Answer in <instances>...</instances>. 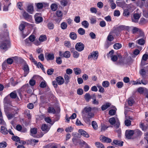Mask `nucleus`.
Listing matches in <instances>:
<instances>
[{
    "mask_svg": "<svg viewBox=\"0 0 148 148\" xmlns=\"http://www.w3.org/2000/svg\"><path fill=\"white\" fill-rule=\"evenodd\" d=\"M46 86V83L45 81L41 82L40 85V87L42 88H45Z\"/></svg>",
    "mask_w": 148,
    "mask_h": 148,
    "instance_id": "obj_64",
    "label": "nucleus"
},
{
    "mask_svg": "<svg viewBox=\"0 0 148 148\" xmlns=\"http://www.w3.org/2000/svg\"><path fill=\"white\" fill-rule=\"evenodd\" d=\"M29 58L31 61L33 62L34 64H37V62L33 57L32 54H30L29 55Z\"/></svg>",
    "mask_w": 148,
    "mask_h": 148,
    "instance_id": "obj_50",
    "label": "nucleus"
},
{
    "mask_svg": "<svg viewBox=\"0 0 148 148\" xmlns=\"http://www.w3.org/2000/svg\"><path fill=\"white\" fill-rule=\"evenodd\" d=\"M114 39V38L112 35V33L111 32H110L107 37V40L109 41H112Z\"/></svg>",
    "mask_w": 148,
    "mask_h": 148,
    "instance_id": "obj_19",
    "label": "nucleus"
},
{
    "mask_svg": "<svg viewBox=\"0 0 148 148\" xmlns=\"http://www.w3.org/2000/svg\"><path fill=\"white\" fill-rule=\"evenodd\" d=\"M64 78L65 83L66 84H68V83L70 82V77L66 74H65L64 75Z\"/></svg>",
    "mask_w": 148,
    "mask_h": 148,
    "instance_id": "obj_20",
    "label": "nucleus"
},
{
    "mask_svg": "<svg viewBox=\"0 0 148 148\" xmlns=\"http://www.w3.org/2000/svg\"><path fill=\"white\" fill-rule=\"evenodd\" d=\"M10 97L12 98H16L17 95L15 91L11 92L10 94Z\"/></svg>",
    "mask_w": 148,
    "mask_h": 148,
    "instance_id": "obj_47",
    "label": "nucleus"
},
{
    "mask_svg": "<svg viewBox=\"0 0 148 148\" xmlns=\"http://www.w3.org/2000/svg\"><path fill=\"white\" fill-rule=\"evenodd\" d=\"M6 115L8 119H10L14 117V114L9 113Z\"/></svg>",
    "mask_w": 148,
    "mask_h": 148,
    "instance_id": "obj_61",
    "label": "nucleus"
},
{
    "mask_svg": "<svg viewBox=\"0 0 148 148\" xmlns=\"http://www.w3.org/2000/svg\"><path fill=\"white\" fill-rule=\"evenodd\" d=\"M134 134V131L132 130H128L125 131V136L127 139H131Z\"/></svg>",
    "mask_w": 148,
    "mask_h": 148,
    "instance_id": "obj_3",
    "label": "nucleus"
},
{
    "mask_svg": "<svg viewBox=\"0 0 148 148\" xmlns=\"http://www.w3.org/2000/svg\"><path fill=\"white\" fill-rule=\"evenodd\" d=\"M68 2L67 0H62L60 1V4L62 5L65 6L67 5Z\"/></svg>",
    "mask_w": 148,
    "mask_h": 148,
    "instance_id": "obj_45",
    "label": "nucleus"
},
{
    "mask_svg": "<svg viewBox=\"0 0 148 148\" xmlns=\"http://www.w3.org/2000/svg\"><path fill=\"white\" fill-rule=\"evenodd\" d=\"M78 33L81 35H84L85 32V30L82 28H79L78 30Z\"/></svg>",
    "mask_w": 148,
    "mask_h": 148,
    "instance_id": "obj_34",
    "label": "nucleus"
},
{
    "mask_svg": "<svg viewBox=\"0 0 148 148\" xmlns=\"http://www.w3.org/2000/svg\"><path fill=\"white\" fill-rule=\"evenodd\" d=\"M92 108L90 107H86L82 110V114H86L90 112Z\"/></svg>",
    "mask_w": 148,
    "mask_h": 148,
    "instance_id": "obj_12",
    "label": "nucleus"
},
{
    "mask_svg": "<svg viewBox=\"0 0 148 148\" xmlns=\"http://www.w3.org/2000/svg\"><path fill=\"white\" fill-rule=\"evenodd\" d=\"M134 133L135 132L136 134L138 136H141L142 134V132L138 129H137L134 130Z\"/></svg>",
    "mask_w": 148,
    "mask_h": 148,
    "instance_id": "obj_48",
    "label": "nucleus"
},
{
    "mask_svg": "<svg viewBox=\"0 0 148 148\" xmlns=\"http://www.w3.org/2000/svg\"><path fill=\"white\" fill-rule=\"evenodd\" d=\"M27 11L30 14H32L34 11L33 7L32 5H29L27 7Z\"/></svg>",
    "mask_w": 148,
    "mask_h": 148,
    "instance_id": "obj_25",
    "label": "nucleus"
},
{
    "mask_svg": "<svg viewBox=\"0 0 148 148\" xmlns=\"http://www.w3.org/2000/svg\"><path fill=\"white\" fill-rule=\"evenodd\" d=\"M56 80L58 84L59 85H62L64 82V80L63 78L61 76H59L56 78Z\"/></svg>",
    "mask_w": 148,
    "mask_h": 148,
    "instance_id": "obj_11",
    "label": "nucleus"
},
{
    "mask_svg": "<svg viewBox=\"0 0 148 148\" xmlns=\"http://www.w3.org/2000/svg\"><path fill=\"white\" fill-rule=\"evenodd\" d=\"M1 132L4 134H8V131L5 127L1 126Z\"/></svg>",
    "mask_w": 148,
    "mask_h": 148,
    "instance_id": "obj_17",
    "label": "nucleus"
},
{
    "mask_svg": "<svg viewBox=\"0 0 148 148\" xmlns=\"http://www.w3.org/2000/svg\"><path fill=\"white\" fill-rule=\"evenodd\" d=\"M74 73L75 75H78L80 74L81 73V69L79 68H75L73 69Z\"/></svg>",
    "mask_w": 148,
    "mask_h": 148,
    "instance_id": "obj_21",
    "label": "nucleus"
},
{
    "mask_svg": "<svg viewBox=\"0 0 148 148\" xmlns=\"http://www.w3.org/2000/svg\"><path fill=\"white\" fill-rule=\"evenodd\" d=\"M90 23L91 24H94L96 23V18L95 16H93L90 18Z\"/></svg>",
    "mask_w": 148,
    "mask_h": 148,
    "instance_id": "obj_30",
    "label": "nucleus"
},
{
    "mask_svg": "<svg viewBox=\"0 0 148 148\" xmlns=\"http://www.w3.org/2000/svg\"><path fill=\"white\" fill-rule=\"evenodd\" d=\"M70 38L73 40H75L77 38L76 34L74 32H71L69 34Z\"/></svg>",
    "mask_w": 148,
    "mask_h": 148,
    "instance_id": "obj_23",
    "label": "nucleus"
},
{
    "mask_svg": "<svg viewBox=\"0 0 148 148\" xmlns=\"http://www.w3.org/2000/svg\"><path fill=\"white\" fill-rule=\"evenodd\" d=\"M79 144L82 148H90L88 144L84 141H81L79 143Z\"/></svg>",
    "mask_w": 148,
    "mask_h": 148,
    "instance_id": "obj_15",
    "label": "nucleus"
},
{
    "mask_svg": "<svg viewBox=\"0 0 148 148\" xmlns=\"http://www.w3.org/2000/svg\"><path fill=\"white\" fill-rule=\"evenodd\" d=\"M48 27L49 29H52L54 28V25L52 23H49L48 24Z\"/></svg>",
    "mask_w": 148,
    "mask_h": 148,
    "instance_id": "obj_56",
    "label": "nucleus"
},
{
    "mask_svg": "<svg viewBox=\"0 0 148 148\" xmlns=\"http://www.w3.org/2000/svg\"><path fill=\"white\" fill-rule=\"evenodd\" d=\"M13 140L18 142L20 141V138L19 137L16 136H12V138Z\"/></svg>",
    "mask_w": 148,
    "mask_h": 148,
    "instance_id": "obj_58",
    "label": "nucleus"
},
{
    "mask_svg": "<svg viewBox=\"0 0 148 148\" xmlns=\"http://www.w3.org/2000/svg\"><path fill=\"white\" fill-rule=\"evenodd\" d=\"M97 87L99 89V91L101 93H103L104 92V89L101 85L98 84L97 85Z\"/></svg>",
    "mask_w": 148,
    "mask_h": 148,
    "instance_id": "obj_36",
    "label": "nucleus"
},
{
    "mask_svg": "<svg viewBox=\"0 0 148 148\" xmlns=\"http://www.w3.org/2000/svg\"><path fill=\"white\" fill-rule=\"evenodd\" d=\"M125 124L127 126H130L131 124V121L128 119H126L125 121Z\"/></svg>",
    "mask_w": 148,
    "mask_h": 148,
    "instance_id": "obj_51",
    "label": "nucleus"
},
{
    "mask_svg": "<svg viewBox=\"0 0 148 148\" xmlns=\"http://www.w3.org/2000/svg\"><path fill=\"white\" fill-rule=\"evenodd\" d=\"M8 63L6 62H4L2 64V66L3 67V69L5 70L8 67Z\"/></svg>",
    "mask_w": 148,
    "mask_h": 148,
    "instance_id": "obj_63",
    "label": "nucleus"
},
{
    "mask_svg": "<svg viewBox=\"0 0 148 148\" xmlns=\"http://www.w3.org/2000/svg\"><path fill=\"white\" fill-rule=\"evenodd\" d=\"M147 22V21L144 18H142L139 21V24L140 25H143Z\"/></svg>",
    "mask_w": 148,
    "mask_h": 148,
    "instance_id": "obj_32",
    "label": "nucleus"
},
{
    "mask_svg": "<svg viewBox=\"0 0 148 148\" xmlns=\"http://www.w3.org/2000/svg\"><path fill=\"white\" fill-rule=\"evenodd\" d=\"M66 74L67 75H71L73 73L72 70L70 69H67L66 71Z\"/></svg>",
    "mask_w": 148,
    "mask_h": 148,
    "instance_id": "obj_59",
    "label": "nucleus"
},
{
    "mask_svg": "<svg viewBox=\"0 0 148 148\" xmlns=\"http://www.w3.org/2000/svg\"><path fill=\"white\" fill-rule=\"evenodd\" d=\"M56 14L57 17H62V16L63 13L62 11L58 10L56 12Z\"/></svg>",
    "mask_w": 148,
    "mask_h": 148,
    "instance_id": "obj_39",
    "label": "nucleus"
},
{
    "mask_svg": "<svg viewBox=\"0 0 148 148\" xmlns=\"http://www.w3.org/2000/svg\"><path fill=\"white\" fill-rule=\"evenodd\" d=\"M28 23L26 22H23L19 25V30L21 31H22L25 29V26Z\"/></svg>",
    "mask_w": 148,
    "mask_h": 148,
    "instance_id": "obj_16",
    "label": "nucleus"
},
{
    "mask_svg": "<svg viewBox=\"0 0 148 148\" xmlns=\"http://www.w3.org/2000/svg\"><path fill=\"white\" fill-rule=\"evenodd\" d=\"M94 114L92 112H90L86 114H82V118L84 121L87 123L90 124V119L94 117Z\"/></svg>",
    "mask_w": 148,
    "mask_h": 148,
    "instance_id": "obj_1",
    "label": "nucleus"
},
{
    "mask_svg": "<svg viewBox=\"0 0 148 148\" xmlns=\"http://www.w3.org/2000/svg\"><path fill=\"white\" fill-rule=\"evenodd\" d=\"M35 21L38 23L41 22L42 21V18L40 16H37L35 17Z\"/></svg>",
    "mask_w": 148,
    "mask_h": 148,
    "instance_id": "obj_46",
    "label": "nucleus"
},
{
    "mask_svg": "<svg viewBox=\"0 0 148 148\" xmlns=\"http://www.w3.org/2000/svg\"><path fill=\"white\" fill-rule=\"evenodd\" d=\"M84 98L88 102L90 99H91V97L89 93H86L84 96Z\"/></svg>",
    "mask_w": 148,
    "mask_h": 148,
    "instance_id": "obj_27",
    "label": "nucleus"
},
{
    "mask_svg": "<svg viewBox=\"0 0 148 148\" xmlns=\"http://www.w3.org/2000/svg\"><path fill=\"white\" fill-rule=\"evenodd\" d=\"M100 138L101 141L103 143H110L112 141L111 139L104 136H101Z\"/></svg>",
    "mask_w": 148,
    "mask_h": 148,
    "instance_id": "obj_8",
    "label": "nucleus"
},
{
    "mask_svg": "<svg viewBox=\"0 0 148 148\" xmlns=\"http://www.w3.org/2000/svg\"><path fill=\"white\" fill-rule=\"evenodd\" d=\"M111 104L109 103H107L103 105L101 107L102 110L104 111L107 109L108 107H110Z\"/></svg>",
    "mask_w": 148,
    "mask_h": 148,
    "instance_id": "obj_18",
    "label": "nucleus"
},
{
    "mask_svg": "<svg viewBox=\"0 0 148 148\" xmlns=\"http://www.w3.org/2000/svg\"><path fill=\"white\" fill-rule=\"evenodd\" d=\"M95 144L96 147L98 148H105L103 145L99 142H96Z\"/></svg>",
    "mask_w": 148,
    "mask_h": 148,
    "instance_id": "obj_22",
    "label": "nucleus"
},
{
    "mask_svg": "<svg viewBox=\"0 0 148 148\" xmlns=\"http://www.w3.org/2000/svg\"><path fill=\"white\" fill-rule=\"evenodd\" d=\"M60 27L62 29H65L67 28V24L66 22H63L61 24Z\"/></svg>",
    "mask_w": 148,
    "mask_h": 148,
    "instance_id": "obj_29",
    "label": "nucleus"
},
{
    "mask_svg": "<svg viewBox=\"0 0 148 148\" xmlns=\"http://www.w3.org/2000/svg\"><path fill=\"white\" fill-rule=\"evenodd\" d=\"M140 127L143 131H145L147 130V127L144 126V124L142 122L140 124Z\"/></svg>",
    "mask_w": 148,
    "mask_h": 148,
    "instance_id": "obj_40",
    "label": "nucleus"
},
{
    "mask_svg": "<svg viewBox=\"0 0 148 148\" xmlns=\"http://www.w3.org/2000/svg\"><path fill=\"white\" fill-rule=\"evenodd\" d=\"M59 55L61 57H64L66 58H69L71 56L70 52L68 51H65L63 53L61 51H60L59 52Z\"/></svg>",
    "mask_w": 148,
    "mask_h": 148,
    "instance_id": "obj_7",
    "label": "nucleus"
},
{
    "mask_svg": "<svg viewBox=\"0 0 148 148\" xmlns=\"http://www.w3.org/2000/svg\"><path fill=\"white\" fill-rule=\"evenodd\" d=\"M123 142L121 141H119L116 140H114L112 143V145H113V144L118 146H122L123 145Z\"/></svg>",
    "mask_w": 148,
    "mask_h": 148,
    "instance_id": "obj_14",
    "label": "nucleus"
},
{
    "mask_svg": "<svg viewBox=\"0 0 148 148\" xmlns=\"http://www.w3.org/2000/svg\"><path fill=\"white\" fill-rule=\"evenodd\" d=\"M74 21L77 23H78L80 22V17L79 16H77L75 17Z\"/></svg>",
    "mask_w": 148,
    "mask_h": 148,
    "instance_id": "obj_53",
    "label": "nucleus"
},
{
    "mask_svg": "<svg viewBox=\"0 0 148 148\" xmlns=\"http://www.w3.org/2000/svg\"><path fill=\"white\" fill-rule=\"evenodd\" d=\"M73 57L75 58H77L79 56V53L76 51H72Z\"/></svg>",
    "mask_w": 148,
    "mask_h": 148,
    "instance_id": "obj_41",
    "label": "nucleus"
},
{
    "mask_svg": "<svg viewBox=\"0 0 148 148\" xmlns=\"http://www.w3.org/2000/svg\"><path fill=\"white\" fill-rule=\"evenodd\" d=\"M122 45L120 43H116L114 45V48L115 49H118L122 47Z\"/></svg>",
    "mask_w": 148,
    "mask_h": 148,
    "instance_id": "obj_26",
    "label": "nucleus"
},
{
    "mask_svg": "<svg viewBox=\"0 0 148 148\" xmlns=\"http://www.w3.org/2000/svg\"><path fill=\"white\" fill-rule=\"evenodd\" d=\"M133 17V18L132 19V21L135 23H137L138 22L140 16L138 14H134Z\"/></svg>",
    "mask_w": 148,
    "mask_h": 148,
    "instance_id": "obj_13",
    "label": "nucleus"
},
{
    "mask_svg": "<svg viewBox=\"0 0 148 148\" xmlns=\"http://www.w3.org/2000/svg\"><path fill=\"white\" fill-rule=\"evenodd\" d=\"M11 111L14 113L15 114L17 113L18 112V109L17 107H14L11 109Z\"/></svg>",
    "mask_w": 148,
    "mask_h": 148,
    "instance_id": "obj_52",
    "label": "nucleus"
},
{
    "mask_svg": "<svg viewBox=\"0 0 148 148\" xmlns=\"http://www.w3.org/2000/svg\"><path fill=\"white\" fill-rule=\"evenodd\" d=\"M82 25L85 28H87L89 26V23L86 21H83L82 23Z\"/></svg>",
    "mask_w": 148,
    "mask_h": 148,
    "instance_id": "obj_37",
    "label": "nucleus"
},
{
    "mask_svg": "<svg viewBox=\"0 0 148 148\" xmlns=\"http://www.w3.org/2000/svg\"><path fill=\"white\" fill-rule=\"evenodd\" d=\"M77 92L78 95H81L83 94V90L82 89L79 88L77 90Z\"/></svg>",
    "mask_w": 148,
    "mask_h": 148,
    "instance_id": "obj_57",
    "label": "nucleus"
},
{
    "mask_svg": "<svg viewBox=\"0 0 148 148\" xmlns=\"http://www.w3.org/2000/svg\"><path fill=\"white\" fill-rule=\"evenodd\" d=\"M92 125L95 130H97L98 128V125L96 122L95 121H93L92 122Z\"/></svg>",
    "mask_w": 148,
    "mask_h": 148,
    "instance_id": "obj_33",
    "label": "nucleus"
},
{
    "mask_svg": "<svg viewBox=\"0 0 148 148\" xmlns=\"http://www.w3.org/2000/svg\"><path fill=\"white\" fill-rule=\"evenodd\" d=\"M110 83L109 82L107 81H103L102 83V86L104 88L108 87Z\"/></svg>",
    "mask_w": 148,
    "mask_h": 148,
    "instance_id": "obj_28",
    "label": "nucleus"
},
{
    "mask_svg": "<svg viewBox=\"0 0 148 148\" xmlns=\"http://www.w3.org/2000/svg\"><path fill=\"white\" fill-rule=\"evenodd\" d=\"M47 39V37L45 35H41L40 36L39 40L40 42H43L46 40Z\"/></svg>",
    "mask_w": 148,
    "mask_h": 148,
    "instance_id": "obj_24",
    "label": "nucleus"
},
{
    "mask_svg": "<svg viewBox=\"0 0 148 148\" xmlns=\"http://www.w3.org/2000/svg\"><path fill=\"white\" fill-rule=\"evenodd\" d=\"M51 126L46 124H42L41 127V129L42 131L45 133H47L50 130Z\"/></svg>",
    "mask_w": 148,
    "mask_h": 148,
    "instance_id": "obj_6",
    "label": "nucleus"
},
{
    "mask_svg": "<svg viewBox=\"0 0 148 148\" xmlns=\"http://www.w3.org/2000/svg\"><path fill=\"white\" fill-rule=\"evenodd\" d=\"M37 132V129L36 128H32L30 130V132L31 133V135L33 136L34 135L36 134Z\"/></svg>",
    "mask_w": 148,
    "mask_h": 148,
    "instance_id": "obj_31",
    "label": "nucleus"
},
{
    "mask_svg": "<svg viewBox=\"0 0 148 148\" xmlns=\"http://www.w3.org/2000/svg\"><path fill=\"white\" fill-rule=\"evenodd\" d=\"M109 122L111 125H114L116 123V120L114 117L111 118L109 119Z\"/></svg>",
    "mask_w": 148,
    "mask_h": 148,
    "instance_id": "obj_38",
    "label": "nucleus"
},
{
    "mask_svg": "<svg viewBox=\"0 0 148 148\" xmlns=\"http://www.w3.org/2000/svg\"><path fill=\"white\" fill-rule=\"evenodd\" d=\"M123 85V82H118L116 84L117 87L118 88H121L122 87Z\"/></svg>",
    "mask_w": 148,
    "mask_h": 148,
    "instance_id": "obj_49",
    "label": "nucleus"
},
{
    "mask_svg": "<svg viewBox=\"0 0 148 148\" xmlns=\"http://www.w3.org/2000/svg\"><path fill=\"white\" fill-rule=\"evenodd\" d=\"M48 112L49 113L55 114L56 112V111L53 108L50 107H49L48 109Z\"/></svg>",
    "mask_w": 148,
    "mask_h": 148,
    "instance_id": "obj_35",
    "label": "nucleus"
},
{
    "mask_svg": "<svg viewBox=\"0 0 148 148\" xmlns=\"http://www.w3.org/2000/svg\"><path fill=\"white\" fill-rule=\"evenodd\" d=\"M75 48L77 51H81L84 50V46L82 43L79 42L76 44Z\"/></svg>",
    "mask_w": 148,
    "mask_h": 148,
    "instance_id": "obj_5",
    "label": "nucleus"
},
{
    "mask_svg": "<svg viewBox=\"0 0 148 148\" xmlns=\"http://www.w3.org/2000/svg\"><path fill=\"white\" fill-rule=\"evenodd\" d=\"M134 99L132 98H129L128 100V104L130 106H132L134 103Z\"/></svg>",
    "mask_w": 148,
    "mask_h": 148,
    "instance_id": "obj_54",
    "label": "nucleus"
},
{
    "mask_svg": "<svg viewBox=\"0 0 148 148\" xmlns=\"http://www.w3.org/2000/svg\"><path fill=\"white\" fill-rule=\"evenodd\" d=\"M10 47V42L8 40L1 42L0 45V48L1 49L5 51Z\"/></svg>",
    "mask_w": 148,
    "mask_h": 148,
    "instance_id": "obj_2",
    "label": "nucleus"
},
{
    "mask_svg": "<svg viewBox=\"0 0 148 148\" xmlns=\"http://www.w3.org/2000/svg\"><path fill=\"white\" fill-rule=\"evenodd\" d=\"M98 52L97 51H93L91 53L88 57L89 60H91L93 58L95 60H96L98 57Z\"/></svg>",
    "mask_w": 148,
    "mask_h": 148,
    "instance_id": "obj_4",
    "label": "nucleus"
},
{
    "mask_svg": "<svg viewBox=\"0 0 148 148\" xmlns=\"http://www.w3.org/2000/svg\"><path fill=\"white\" fill-rule=\"evenodd\" d=\"M7 144L6 142L3 141L0 143V148H4L7 146Z\"/></svg>",
    "mask_w": 148,
    "mask_h": 148,
    "instance_id": "obj_43",
    "label": "nucleus"
},
{
    "mask_svg": "<svg viewBox=\"0 0 148 148\" xmlns=\"http://www.w3.org/2000/svg\"><path fill=\"white\" fill-rule=\"evenodd\" d=\"M79 133L83 136L86 137H89V134L85 131L82 129H79L78 130Z\"/></svg>",
    "mask_w": 148,
    "mask_h": 148,
    "instance_id": "obj_9",
    "label": "nucleus"
},
{
    "mask_svg": "<svg viewBox=\"0 0 148 148\" xmlns=\"http://www.w3.org/2000/svg\"><path fill=\"white\" fill-rule=\"evenodd\" d=\"M145 43V40L143 39H140L138 40V43L141 45H143Z\"/></svg>",
    "mask_w": 148,
    "mask_h": 148,
    "instance_id": "obj_55",
    "label": "nucleus"
},
{
    "mask_svg": "<svg viewBox=\"0 0 148 148\" xmlns=\"http://www.w3.org/2000/svg\"><path fill=\"white\" fill-rule=\"evenodd\" d=\"M47 57L48 60H53L54 58V56L53 54H49L47 55Z\"/></svg>",
    "mask_w": 148,
    "mask_h": 148,
    "instance_id": "obj_42",
    "label": "nucleus"
},
{
    "mask_svg": "<svg viewBox=\"0 0 148 148\" xmlns=\"http://www.w3.org/2000/svg\"><path fill=\"white\" fill-rule=\"evenodd\" d=\"M140 30V29H139L136 27H133V29L132 30V33L134 34L137 32H139V30Z\"/></svg>",
    "mask_w": 148,
    "mask_h": 148,
    "instance_id": "obj_62",
    "label": "nucleus"
},
{
    "mask_svg": "<svg viewBox=\"0 0 148 148\" xmlns=\"http://www.w3.org/2000/svg\"><path fill=\"white\" fill-rule=\"evenodd\" d=\"M51 10L53 11H56L57 9L58 5L56 4H53L51 6Z\"/></svg>",
    "mask_w": 148,
    "mask_h": 148,
    "instance_id": "obj_44",
    "label": "nucleus"
},
{
    "mask_svg": "<svg viewBox=\"0 0 148 148\" xmlns=\"http://www.w3.org/2000/svg\"><path fill=\"white\" fill-rule=\"evenodd\" d=\"M23 70L24 71V76L25 77L29 73V69L28 65L27 64H25L23 66Z\"/></svg>",
    "mask_w": 148,
    "mask_h": 148,
    "instance_id": "obj_10",
    "label": "nucleus"
},
{
    "mask_svg": "<svg viewBox=\"0 0 148 148\" xmlns=\"http://www.w3.org/2000/svg\"><path fill=\"white\" fill-rule=\"evenodd\" d=\"M90 12L92 13H95L96 14L97 12L96 8L94 7L91 8L90 9Z\"/></svg>",
    "mask_w": 148,
    "mask_h": 148,
    "instance_id": "obj_60",
    "label": "nucleus"
}]
</instances>
